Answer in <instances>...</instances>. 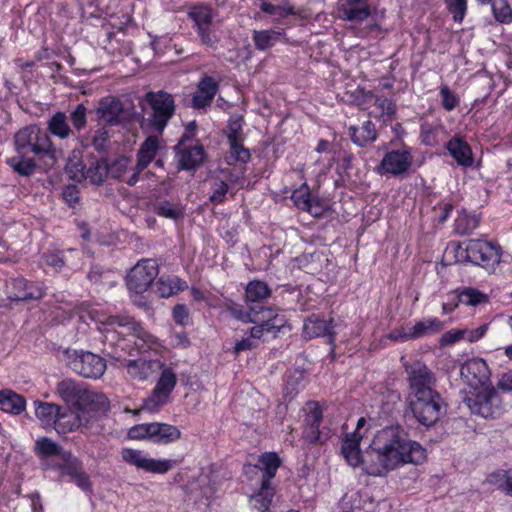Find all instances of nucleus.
I'll use <instances>...</instances> for the list:
<instances>
[{"mask_svg": "<svg viewBox=\"0 0 512 512\" xmlns=\"http://www.w3.org/2000/svg\"><path fill=\"white\" fill-rule=\"evenodd\" d=\"M426 457V449L410 439L401 426H387L377 431L365 450L364 471L375 477L385 476L405 464L419 465Z\"/></svg>", "mask_w": 512, "mask_h": 512, "instance_id": "obj_1", "label": "nucleus"}, {"mask_svg": "<svg viewBox=\"0 0 512 512\" xmlns=\"http://www.w3.org/2000/svg\"><path fill=\"white\" fill-rule=\"evenodd\" d=\"M16 155L8 165L21 176H31L37 168L48 171L57 163V150L48 133L37 125L20 129L14 137Z\"/></svg>", "mask_w": 512, "mask_h": 512, "instance_id": "obj_2", "label": "nucleus"}, {"mask_svg": "<svg viewBox=\"0 0 512 512\" xmlns=\"http://www.w3.org/2000/svg\"><path fill=\"white\" fill-rule=\"evenodd\" d=\"M107 327L104 331L103 344L110 351L119 349V345H127L126 339H120L119 335H127L135 338L133 344L143 352L155 344V338L149 332L145 331L138 323L130 317L110 316L106 321Z\"/></svg>", "mask_w": 512, "mask_h": 512, "instance_id": "obj_3", "label": "nucleus"}, {"mask_svg": "<svg viewBox=\"0 0 512 512\" xmlns=\"http://www.w3.org/2000/svg\"><path fill=\"white\" fill-rule=\"evenodd\" d=\"M464 403L472 414L486 419L498 418L505 410L501 395L492 385L471 391L464 397Z\"/></svg>", "mask_w": 512, "mask_h": 512, "instance_id": "obj_4", "label": "nucleus"}, {"mask_svg": "<svg viewBox=\"0 0 512 512\" xmlns=\"http://www.w3.org/2000/svg\"><path fill=\"white\" fill-rule=\"evenodd\" d=\"M144 99L151 109L147 121L155 131L161 134L175 113L174 97L166 91L159 90L147 92Z\"/></svg>", "mask_w": 512, "mask_h": 512, "instance_id": "obj_5", "label": "nucleus"}, {"mask_svg": "<svg viewBox=\"0 0 512 512\" xmlns=\"http://www.w3.org/2000/svg\"><path fill=\"white\" fill-rule=\"evenodd\" d=\"M187 16L193 21L201 43L214 48L219 39L213 29V20L216 16L213 8L206 3H197L189 8Z\"/></svg>", "mask_w": 512, "mask_h": 512, "instance_id": "obj_6", "label": "nucleus"}, {"mask_svg": "<svg viewBox=\"0 0 512 512\" xmlns=\"http://www.w3.org/2000/svg\"><path fill=\"white\" fill-rule=\"evenodd\" d=\"M410 408L416 420L425 427L435 425L440 419L442 398L437 391L411 397Z\"/></svg>", "mask_w": 512, "mask_h": 512, "instance_id": "obj_7", "label": "nucleus"}, {"mask_svg": "<svg viewBox=\"0 0 512 512\" xmlns=\"http://www.w3.org/2000/svg\"><path fill=\"white\" fill-rule=\"evenodd\" d=\"M67 365L85 378H100L106 370L105 360L89 351H66Z\"/></svg>", "mask_w": 512, "mask_h": 512, "instance_id": "obj_8", "label": "nucleus"}, {"mask_svg": "<svg viewBox=\"0 0 512 512\" xmlns=\"http://www.w3.org/2000/svg\"><path fill=\"white\" fill-rule=\"evenodd\" d=\"M464 245L466 260L486 268L500 263L501 247L497 242L469 239Z\"/></svg>", "mask_w": 512, "mask_h": 512, "instance_id": "obj_9", "label": "nucleus"}, {"mask_svg": "<svg viewBox=\"0 0 512 512\" xmlns=\"http://www.w3.org/2000/svg\"><path fill=\"white\" fill-rule=\"evenodd\" d=\"M177 383L176 373L171 368H164L152 390L151 394L144 400L140 410L156 412L168 403L170 395Z\"/></svg>", "mask_w": 512, "mask_h": 512, "instance_id": "obj_10", "label": "nucleus"}, {"mask_svg": "<svg viewBox=\"0 0 512 512\" xmlns=\"http://www.w3.org/2000/svg\"><path fill=\"white\" fill-rule=\"evenodd\" d=\"M158 275V266L155 261L144 259L139 261L127 276L129 290L140 294L145 292Z\"/></svg>", "mask_w": 512, "mask_h": 512, "instance_id": "obj_11", "label": "nucleus"}, {"mask_svg": "<svg viewBox=\"0 0 512 512\" xmlns=\"http://www.w3.org/2000/svg\"><path fill=\"white\" fill-rule=\"evenodd\" d=\"M460 375L473 391L491 386V372L487 363L481 358H472L461 365Z\"/></svg>", "mask_w": 512, "mask_h": 512, "instance_id": "obj_12", "label": "nucleus"}, {"mask_svg": "<svg viewBox=\"0 0 512 512\" xmlns=\"http://www.w3.org/2000/svg\"><path fill=\"white\" fill-rule=\"evenodd\" d=\"M119 349H115L114 351H110L107 347L103 349V353L109 358L119 362L121 365L127 368L129 375L138 380H146L151 372L153 366H158L159 362L154 361H146L144 359H135V360H127L125 358V351L127 345H119Z\"/></svg>", "mask_w": 512, "mask_h": 512, "instance_id": "obj_13", "label": "nucleus"}, {"mask_svg": "<svg viewBox=\"0 0 512 512\" xmlns=\"http://www.w3.org/2000/svg\"><path fill=\"white\" fill-rule=\"evenodd\" d=\"M411 395H425L434 392L436 379L431 370L420 361L406 367Z\"/></svg>", "mask_w": 512, "mask_h": 512, "instance_id": "obj_14", "label": "nucleus"}, {"mask_svg": "<svg viewBox=\"0 0 512 512\" xmlns=\"http://www.w3.org/2000/svg\"><path fill=\"white\" fill-rule=\"evenodd\" d=\"M97 120L109 126H117L127 118L122 101L115 96L101 98L95 109Z\"/></svg>", "mask_w": 512, "mask_h": 512, "instance_id": "obj_15", "label": "nucleus"}, {"mask_svg": "<svg viewBox=\"0 0 512 512\" xmlns=\"http://www.w3.org/2000/svg\"><path fill=\"white\" fill-rule=\"evenodd\" d=\"M122 459L146 472L164 474L172 468L171 460H157L146 457L142 451L125 448L121 451Z\"/></svg>", "mask_w": 512, "mask_h": 512, "instance_id": "obj_16", "label": "nucleus"}, {"mask_svg": "<svg viewBox=\"0 0 512 512\" xmlns=\"http://www.w3.org/2000/svg\"><path fill=\"white\" fill-rule=\"evenodd\" d=\"M306 416L304 419L305 429L304 439L311 443H323L327 440V435L319 430L323 419V411L317 402L311 401L306 404Z\"/></svg>", "mask_w": 512, "mask_h": 512, "instance_id": "obj_17", "label": "nucleus"}, {"mask_svg": "<svg viewBox=\"0 0 512 512\" xmlns=\"http://www.w3.org/2000/svg\"><path fill=\"white\" fill-rule=\"evenodd\" d=\"M411 163L412 156L409 150H396L386 153L376 170L379 174L400 175L409 169Z\"/></svg>", "mask_w": 512, "mask_h": 512, "instance_id": "obj_18", "label": "nucleus"}, {"mask_svg": "<svg viewBox=\"0 0 512 512\" xmlns=\"http://www.w3.org/2000/svg\"><path fill=\"white\" fill-rule=\"evenodd\" d=\"M8 298L11 301L38 300L44 296L43 289L24 278H14L7 283Z\"/></svg>", "mask_w": 512, "mask_h": 512, "instance_id": "obj_19", "label": "nucleus"}, {"mask_svg": "<svg viewBox=\"0 0 512 512\" xmlns=\"http://www.w3.org/2000/svg\"><path fill=\"white\" fill-rule=\"evenodd\" d=\"M87 390L88 388L84 383L73 379H64L56 387V393L59 397L76 410H79Z\"/></svg>", "mask_w": 512, "mask_h": 512, "instance_id": "obj_20", "label": "nucleus"}, {"mask_svg": "<svg viewBox=\"0 0 512 512\" xmlns=\"http://www.w3.org/2000/svg\"><path fill=\"white\" fill-rule=\"evenodd\" d=\"M89 424V416L82 414L78 410H63L59 413V417L57 419V423L55 425V430L59 434H67L73 431L78 430L82 427H87Z\"/></svg>", "mask_w": 512, "mask_h": 512, "instance_id": "obj_21", "label": "nucleus"}, {"mask_svg": "<svg viewBox=\"0 0 512 512\" xmlns=\"http://www.w3.org/2000/svg\"><path fill=\"white\" fill-rule=\"evenodd\" d=\"M339 17L346 21L362 22L370 15L365 0H342L338 5Z\"/></svg>", "mask_w": 512, "mask_h": 512, "instance_id": "obj_22", "label": "nucleus"}, {"mask_svg": "<svg viewBox=\"0 0 512 512\" xmlns=\"http://www.w3.org/2000/svg\"><path fill=\"white\" fill-rule=\"evenodd\" d=\"M334 320L321 319L317 315H311L304 323V334L309 337H327L328 343L332 344L335 340Z\"/></svg>", "mask_w": 512, "mask_h": 512, "instance_id": "obj_23", "label": "nucleus"}, {"mask_svg": "<svg viewBox=\"0 0 512 512\" xmlns=\"http://www.w3.org/2000/svg\"><path fill=\"white\" fill-rule=\"evenodd\" d=\"M218 88V83L212 77H203L199 81L197 90L193 95V107L196 109H201L209 106L214 99Z\"/></svg>", "mask_w": 512, "mask_h": 512, "instance_id": "obj_24", "label": "nucleus"}, {"mask_svg": "<svg viewBox=\"0 0 512 512\" xmlns=\"http://www.w3.org/2000/svg\"><path fill=\"white\" fill-rule=\"evenodd\" d=\"M177 151L179 165L184 170H191L199 167L205 158V151L202 145L186 147V145L175 149Z\"/></svg>", "mask_w": 512, "mask_h": 512, "instance_id": "obj_25", "label": "nucleus"}, {"mask_svg": "<svg viewBox=\"0 0 512 512\" xmlns=\"http://www.w3.org/2000/svg\"><path fill=\"white\" fill-rule=\"evenodd\" d=\"M447 150L458 165L470 167L473 164V154L469 144L460 137H453L447 142Z\"/></svg>", "mask_w": 512, "mask_h": 512, "instance_id": "obj_26", "label": "nucleus"}, {"mask_svg": "<svg viewBox=\"0 0 512 512\" xmlns=\"http://www.w3.org/2000/svg\"><path fill=\"white\" fill-rule=\"evenodd\" d=\"M257 315L258 312H256L254 308H251L250 312L246 313L245 316L240 317L245 322H262L260 325L254 326L250 329V338L254 341L256 339H260L264 332L279 331L283 326L281 323H277L276 317L264 320L257 318Z\"/></svg>", "mask_w": 512, "mask_h": 512, "instance_id": "obj_27", "label": "nucleus"}, {"mask_svg": "<svg viewBox=\"0 0 512 512\" xmlns=\"http://www.w3.org/2000/svg\"><path fill=\"white\" fill-rule=\"evenodd\" d=\"M108 409V398L102 393L88 389L78 411L89 416L90 419L92 417L91 413H105Z\"/></svg>", "mask_w": 512, "mask_h": 512, "instance_id": "obj_28", "label": "nucleus"}, {"mask_svg": "<svg viewBox=\"0 0 512 512\" xmlns=\"http://www.w3.org/2000/svg\"><path fill=\"white\" fill-rule=\"evenodd\" d=\"M107 160L104 157H89L86 159L85 181L100 185L107 178Z\"/></svg>", "mask_w": 512, "mask_h": 512, "instance_id": "obj_29", "label": "nucleus"}, {"mask_svg": "<svg viewBox=\"0 0 512 512\" xmlns=\"http://www.w3.org/2000/svg\"><path fill=\"white\" fill-rule=\"evenodd\" d=\"M35 415L44 427H54L57 423L61 406L55 403L34 401Z\"/></svg>", "mask_w": 512, "mask_h": 512, "instance_id": "obj_30", "label": "nucleus"}, {"mask_svg": "<svg viewBox=\"0 0 512 512\" xmlns=\"http://www.w3.org/2000/svg\"><path fill=\"white\" fill-rule=\"evenodd\" d=\"M26 408L24 396L10 390L0 391V409L13 415L21 414Z\"/></svg>", "mask_w": 512, "mask_h": 512, "instance_id": "obj_31", "label": "nucleus"}, {"mask_svg": "<svg viewBox=\"0 0 512 512\" xmlns=\"http://www.w3.org/2000/svg\"><path fill=\"white\" fill-rule=\"evenodd\" d=\"M349 135L353 143L359 147H364L377 139L375 124L370 120L365 121L361 127H349Z\"/></svg>", "mask_w": 512, "mask_h": 512, "instance_id": "obj_32", "label": "nucleus"}, {"mask_svg": "<svg viewBox=\"0 0 512 512\" xmlns=\"http://www.w3.org/2000/svg\"><path fill=\"white\" fill-rule=\"evenodd\" d=\"M159 148L157 136H149L140 146L137 153V169L143 171L153 161Z\"/></svg>", "mask_w": 512, "mask_h": 512, "instance_id": "obj_33", "label": "nucleus"}, {"mask_svg": "<svg viewBox=\"0 0 512 512\" xmlns=\"http://www.w3.org/2000/svg\"><path fill=\"white\" fill-rule=\"evenodd\" d=\"M181 436L180 430L166 423H152V432L150 440L155 443H171L178 440Z\"/></svg>", "mask_w": 512, "mask_h": 512, "instance_id": "obj_34", "label": "nucleus"}, {"mask_svg": "<svg viewBox=\"0 0 512 512\" xmlns=\"http://www.w3.org/2000/svg\"><path fill=\"white\" fill-rule=\"evenodd\" d=\"M48 131L60 139H67L73 135V129L68 124V117L64 112H56L47 123Z\"/></svg>", "mask_w": 512, "mask_h": 512, "instance_id": "obj_35", "label": "nucleus"}, {"mask_svg": "<svg viewBox=\"0 0 512 512\" xmlns=\"http://www.w3.org/2000/svg\"><path fill=\"white\" fill-rule=\"evenodd\" d=\"M187 287V283L176 277H160L156 282L157 293L162 298L170 297L179 291L184 290Z\"/></svg>", "mask_w": 512, "mask_h": 512, "instance_id": "obj_36", "label": "nucleus"}, {"mask_svg": "<svg viewBox=\"0 0 512 512\" xmlns=\"http://www.w3.org/2000/svg\"><path fill=\"white\" fill-rule=\"evenodd\" d=\"M283 34V30H255L252 39L255 48L264 51L274 46Z\"/></svg>", "mask_w": 512, "mask_h": 512, "instance_id": "obj_37", "label": "nucleus"}, {"mask_svg": "<svg viewBox=\"0 0 512 512\" xmlns=\"http://www.w3.org/2000/svg\"><path fill=\"white\" fill-rule=\"evenodd\" d=\"M443 327L444 322L441 320L437 318H428L416 322V324L411 327V335L414 336L415 339H418L438 333L443 329Z\"/></svg>", "mask_w": 512, "mask_h": 512, "instance_id": "obj_38", "label": "nucleus"}, {"mask_svg": "<svg viewBox=\"0 0 512 512\" xmlns=\"http://www.w3.org/2000/svg\"><path fill=\"white\" fill-rule=\"evenodd\" d=\"M261 466V482L270 484L280 466V459L276 453H265L259 458Z\"/></svg>", "mask_w": 512, "mask_h": 512, "instance_id": "obj_39", "label": "nucleus"}, {"mask_svg": "<svg viewBox=\"0 0 512 512\" xmlns=\"http://www.w3.org/2000/svg\"><path fill=\"white\" fill-rule=\"evenodd\" d=\"M273 496L274 489L271 487V485L261 482V488L259 492L253 495L251 498L252 505L258 512H265L268 510Z\"/></svg>", "mask_w": 512, "mask_h": 512, "instance_id": "obj_40", "label": "nucleus"}, {"mask_svg": "<svg viewBox=\"0 0 512 512\" xmlns=\"http://www.w3.org/2000/svg\"><path fill=\"white\" fill-rule=\"evenodd\" d=\"M35 452L39 457L46 458L54 455L61 457V453H65L66 451H63L61 446L52 439L41 437L36 440Z\"/></svg>", "mask_w": 512, "mask_h": 512, "instance_id": "obj_41", "label": "nucleus"}, {"mask_svg": "<svg viewBox=\"0 0 512 512\" xmlns=\"http://www.w3.org/2000/svg\"><path fill=\"white\" fill-rule=\"evenodd\" d=\"M153 211L158 216L172 220H177L184 215L183 208L179 204L167 200L154 204Z\"/></svg>", "mask_w": 512, "mask_h": 512, "instance_id": "obj_42", "label": "nucleus"}, {"mask_svg": "<svg viewBox=\"0 0 512 512\" xmlns=\"http://www.w3.org/2000/svg\"><path fill=\"white\" fill-rule=\"evenodd\" d=\"M271 290L268 285L259 280H253L246 287V299L250 302H258L268 298Z\"/></svg>", "mask_w": 512, "mask_h": 512, "instance_id": "obj_43", "label": "nucleus"}, {"mask_svg": "<svg viewBox=\"0 0 512 512\" xmlns=\"http://www.w3.org/2000/svg\"><path fill=\"white\" fill-rule=\"evenodd\" d=\"M61 460L62 463L58 465V468L61 470L62 474L73 478L83 471L81 461L74 457L70 451L61 453Z\"/></svg>", "mask_w": 512, "mask_h": 512, "instance_id": "obj_44", "label": "nucleus"}, {"mask_svg": "<svg viewBox=\"0 0 512 512\" xmlns=\"http://www.w3.org/2000/svg\"><path fill=\"white\" fill-rule=\"evenodd\" d=\"M479 223L480 219L477 215L462 213L455 221V230L459 234L468 235L479 226Z\"/></svg>", "mask_w": 512, "mask_h": 512, "instance_id": "obj_45", "label": "nucleus"}, {"mask_svg": "<svg viewBox=\"0 0 512 512\" xmlns=\"http://www.w3.org/2000/svg\"><path fill=\"white\" fill-rule=\"evenodd\" d=\"M366 97L373 99L374 105L381 110L379 117L387 116L390 120L393 118L396 113V105L391 99L374 95L372 92H368Z\"/></svg>", "mask_w": 512, "mask_h": 512, "instance_id": "obj_46", "label": "nucleus"}, {"mask_svg": "<svg viewBox=\"0 0 512 512\" xmlns=\"http://www.w3.org/2000/svg\"><path fill=\"white\" fill-rule=\"evenodd\" d=\"M86 163L81 159L73 157L69 158L65 166V170L69 177L77 182H82L85 179Z\"/></svg>", "mask_w": 512, "mask_h": 512, "instance_id": "obj_47", "label": "nucleus"}, {"mask_svg": "<svg viewBox=\"0 0 512 512\" xmlns=\"http://www.w3.org/2000/svg\"><path fill=\"white\" fill-rule=\"evenodd\" d=\"M491 7L497 21L501 23L512 21V9L506 0H492Z\"/></svg>", "mask_w": 512, "mask_h": 512, "instance_id": "obj_48", "label": "nucleus"}, {"mask_svg": "<svg viewBox=\"0 0 512 512\" xmlns=\"http://www.w3.org/2000/svg\"><path fill=\"white\" fill-rule=\"evenodd\" d=\"M73 126V131L80 132L87 125V108L83 104H78L74 110L70 112L69 118Z\"/></svg>", "mask_w": 512, "mask_h": 512, "instance_id": "obj_49", "label": "nucleus"}, {"mask_svg": "<svg viewBox=\"0 0 512 512\" xmlns=\"http://www.w3.org/2000/svg\"><path fill=\"white\" fill-rule=\"evenodd\" d=\"M490 481L497 484L506 494L512 495V469L493 473Z\"/></svg>", "mask_w": 512, "mask_h": 512, "instance_id": "obj_50", "label": "nucleus"}, {"mask_svg": "<svg viewBox=\"0 0 512 512\" xmlns=\"http://www.w3.org/2000/svg\"><path fill=\"white\" fill-rule=\"evenodd\" d=\"M130 160L125 156H119L112 162H107V177L120 178L127 170Z\"/></svg>", "mask_w": 512, "mask_h": 512, "instance_id": "obj_51", "label": "nucleus"}, {"mask_svg": "<svg viewBox=\"0 0 512 512\" xmlns=\"http://www.w3.org/2000/svg\"><path fill=\"white\" fill-rule=\"evenodd\" d=\"M487 296L473 288H467L459 295V301L465 305L475 306L477 304L486 302Z\"/></svg>", "mask_w": 512, "mask_h": 512, "instance_id": "obj_52", "label": "nucleus"}, {"mask_svg": "<svg viewBox=\"0 0 512 512\" xmlns=\"http://www.w3.org/2000/svg\"><path fill=\"white\" fill-rule=\"evenodd\" d=\"M291 199L299 209L304 211L311 200L309 187L303 184L292 193Z\"/></svg>", "mask_w": 512, "mask_h": 512, "instance_id": "obj_53", "label": "nucleus"}, {"mask_svg": "<svg viewBox=\"0 0 512 512\" xmlns=\"http://www.w3.org/2000/svg\"><path fill=\"white\" fill-rule=\"evenodd\" d=\"M446 6L451 14H453V19L456 22H462L466 10H467V1L466 0H445Z\"/></svg>", "mask_w": 512, "mask_h": 512, "instance_id": "obj_54", "label": "nucleus"}, {"mask_svg": "<svg viewBox=\"0 0 512 512\" xmlns=\"http://www.w3.org/2000/svg\"><path fill=\"white\" fill-rule=\"evenodd\" d=\"M362 438L363 436L357 431L347 434L342 442L341 453L346 454L351 451L360 450V442Z\"/></svg>", "mask_w": 512, "mask_h": 512, "instance_id": "obj_55", "label": "nucleus"}, {"mask_svg": "<svg viewBox=\"0 0 512 512\" xmlns=\"http://www.w3.org/2000/svg\"><path fill=\"white\" fill-rule=\"evenodd\" d=\"M109 142L108 131L104 128H100L95 131L92 139L91 146L99 153H104L107 150Z\"/></svg>", "mask_w": 512, "mask_h": 512, "instance_id": "obj_56", "label": "nucleus"}, {"mask_svg": "<svg viewBox=\"0 0 512 512\" xmlns=\"http://www.w3.org/2000/svg\"><path fill=\"white\" fill-rule=\"evenodd\" d=\"M261 10L279 18H284L288 15L294 14V8L292 6H278L268 2H263L261 4Z\"/></svg>", "mask_w": 512, "mask_h": 512, "instance_id": "obj_57", "label": "nucleus"}, {"mask_svg": "<svg viewBox=\"0 0 512 512\" xmlns=\"http://www.w3.org/2000/svg\"><path fill=\"white\" fill-rule=\"evenodd\" d=\"M228 192V184L222 180H215L212 184V193L209 197L213 204H220L224 201Z\"/></svg>", "mask_w": 512, "mask_h": 512, "instance_id": "obj_58", "label": "nucleus"}, {"mask_svg": "<svg viewBox=\"0 0 512 512\" xmlns=\"http://www.w3.org/2000/svg\"><path fill=\"white\" fill-rule=\"evenodd\" d=\"M230 154L235 161L246 163L250 159V152L246 149L239 140L229 141Z\"/></svg>", "mask_w": 512, "mask_h": 512, "instance_id": "obj_59", "label": "nucleus"}, {"mask_svg": "<svg viewBox=\"0 0 512 512\" xmlns=\"http://www.w3.org/2000/svg\"><path fill=\"white\" fill-rule=\"evenodd\" d=\"M440 95L442 106L447 111L453 110L459 103V98L448 86L441 87Z\"/></svg>", "mask_w": 512, "mask_h": 512, "instance_id": "obj_60", "label": "nucleus"}, {"mask_svg": "<svg viewBox=\"0 0 512 512\" xmlns=\"http://www.w3.org/2000/svg\"><path fill=\"white\" fill-rule=\"evenodd\" d=\"M466 333L467 329H451L441 336L439 344L442 347L452 345L460 339H464Z\"/></svg>", "mask_w": 512, "mask_h": 512, "instance_id": "obj_61", "label": "nucleus"}, {"mask_svg": "<svg viewBox=\"0 0 512 512\" xmlns=\"http://www.w3.org/2000/svg\"><path fill=\"white\" fill-rule=\"evenodd\" d=\"M152 432V423H143L129 429L128 436L131 439H149Z\"/></svg>", "mask_w": 512, "mask_h": 512, "instance_id": "obj_62", "label": "nucleus"}, {"mask_svg": "<svg viewBox=\"0 0 512 512\" xmlns=\"http://www.w3.org/2000/svg\"><path fill=\"white\" fill-rule=\"evenodd\" d=\"M62 195L65 202L71 207H74L80 200V192L75 185L66 186Z\"/></svg>", "mask_w": 512, "mask_h": 512, "instance_id": "obj_63", "label": "nucleus"}, {"mask_svg": "<svg viewBox=\"0 0 512 512\" xmlns=\"http://www.w3.org/2000/svg\"><path fill=\"white\" fill-rule=\"evenodd\" d=\"M173 318L176 323L184 325L187 323L189 318V311L184 304H177L173 308Z\"/></svg>", "mask_w": 512, "mask_h": 512, "instance_id": "obj_64", "label": "nucleus"}]
</instances>
